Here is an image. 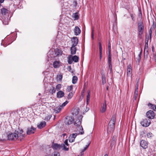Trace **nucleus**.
<instances>
[{
  "instance_id": "8fccbe9b",
  "label": "nucleus",
  "mask_w": 156,
  "mask_h": 156,
  "mask_svg": "<svg viewBox=\"0 0 156 156\" xmlns=\"http://www.w3.org/2000/svg\"><path fill=\"white\" fill-rule=\"evenodd\" d=\"M130 16H131V18L132 20L133 21H135V16H134V15H133V14H132V13L130 14Z\"/></svg>"
},
{
  "instance_id": "c85d7f7f",
  "label": "nucleus",
  "mask_w": 156,
  "mask_h": 156,
  "mask_svg": "<svg viewBox=\"0 0 156 156\" xmlns=\"http://www.w3.org/2000/svg\"><path fill=\"white\" fill-rule=\"evenodd\" d=\"M60 108L59 106L55 108L54 109L55 112L56 113H58L60 112L62 110Z\"/></svg>"
},
{
  "instance_id": "c03bdc74",
  "label": "nucleus",
  "mask_w": 156,
  "mask_h": 156,
  "mask_svg": "<svg viewBox=\"0 0 156 156\" xmlns=\"http://www.w3.org/2000/svg\"><path fill=\"white\" fill-rule=\"evenodd\" d=\"M61 87L62 86L61 84H58L56 86V89L57 90H59L61 89Z\"/></svg>"
},
{
  "instance_id": "72a5a7b5",
  "label": "nucleus",
  "mask_w": 156,
  "mask_h": 156,
  "mask_svg": "<svg viewBox=\"0 0 156 156\" xmlns=\"http://www.w3.org/2000/svg\"><path fill=\"white\" fill-rule=\"evenodd\" d=\"M90 91H87V105L89 104L90 102Z\"/></svg>"
},
{
  "instance_id": "bb28decb",
  "label": "nucleus",
  "mask_w": 156,
  "mask_h": 156,
  "mask_svg": "<svg viewBox=\"0 0 156 156\" xmlns=\"http://www.w3.org/2000/svg\"><path fill=\"white\" fill-rule=\"evenodd\" d=\"M101 77V81L102 84L104 85L106 83V77L105 73H102Z\"/></svg>"
},
{
  "instance_id": "680f3d73",
  "label": "nucleus",
  "mask_w": 156,
  "mask_h": 156,
  "mask_svg": "<svg viewBox=\"0 0 156 156\" xmlns=\"http://www.w3.org/2000/svg\"><path fill=\"white\" fill-rule=\"evenodd\" d=\"M138 82H137L136 84L135 88H137V89H138Z\"/></svg>"
},
{
  "instance_id": "79ce46f5",
  "label": "nucleus",
  "mask_w": 156,
  "mask_h": 156,
  "mask_svg": "<svg viewBox=\"0 0 156 156\" xmlns=\"http://www.w3.org/2000/svg\"><path fill=\"white\" fill-rule=\"evenodd\" d=\"M73 86L72 85L68 87L66 90L67 91L69 92L70 91L72 90H73Z\"/></svg>"
},
{
  "instance_id": "9b49d317",
  "label": "nucleus",
  "mask_w": 156,
  "mask_h": 156,
  "mask_svg": "<svg viewBox=\"0 0 156 156\" xmlns=\"http://www.w3.org/2000/svg\"><path fill=\"white\" fill-rule=\"evenodd\" d=\"M140 146L144 149H146L148 147V143L144 140H142L140 142Z\"/></svg>"
},
{
  "instance_id": "9d476101",
  "label": "nucleus",
  "mask_w": 156,
  "mask_h": 156,
  "mask_svg": "<svg viewBox=\"0 0 156 156\" xmlns=\"http://www.w3.org/2000/svg\"><path fill=\"white\" fill-rule=\"evenodd\" d=\"M107 109V104L105 101L104 103H103L101 105V108L100 109V112L101 113L105 112Z\"/></svg>"
},
{
  "instance_id": "bf43d9fd",
  "label": "nucleus",
  "mask_w": 156,
  "mask_h": 156,
  "mask_svg": "<svg viewBox=\"0 0 156 156\" xmlns=\"http://www.w3.org/2000/svg\"><path fill=\"white\" fill-rule=\"evenodd\" d=\"M67 69L69 71H71V66H69L67 68Z\"/></svg>"
},
{
  "instance_id": "f03ea898",
  "label": "nucleus",
  "mask_w": 156,
  "mask_h": 156,
  "mask_svg": "<svg viewBox=\"0 0 156 156\" xmlns=\"http://www.w3.org/2000/svg\"><path fill=\"white\" fill-rule=\"evenodd\" d=\"M116 116L113 115L110 121L108 127L107 131L112 132L113 131L115 126Z\"/></svg>"
},
{
  "instance_id": "a878e982",
  "label": "nucleus",
  "mask_w": 156,
  "mask_h": 156,
  "mask_svg": "<svg viewBox=\"0 0 156 156\" xmlns=\"http://www.w3.org/2000/svg\"><path fill=\"white\" fill-rule=\"evenodd\" d=\"M148 106L151 109L156 111V105H153L151 103H149L148 104Z\"/></svg>"
},
{
  "instance_id": "f704fd0d",
  "label": "nucleus",
  "mask_w": 156,
  "mask_h": 156,
  "mask_svg": "<svg viewBox=\"0 0 156 156\" xmlns=\"http://www.w3.org/2000/svg\"><path fill=\"white\" fill-rule=\"evenodd\" d=\"M78 78L76 76H74L72 78V83L73 84H75L77 81Z\"/></svg>"
},
{
  "instance_id": "c756f323",
  "label": "nucleus",
  "mask_w": 156,
  "mask_h": 156,
  "mask_svg": "<svg viewBox=\"0 0 156 156\" xmlns=\"http://www.w3.org/2000/svg\"><path fill=\"white\" fill-rule=\"evenodd\" d=\"M108 57H111V44L110 42H109L108 43Z\"/></svg>"
},
{
  "instance_id": "864d4df0",
  "label": "nucleus",
  "mask_w": 156,
  "mask_h": 156,
  "mask_svg": "<svg viewBox=\"0 0 156 156\" xmlns=\"http://www.w3.org/2000/svg\"><path fill=\"white\" fill-rule=\"evenodd\" d=\"M64 144L65 145H66L67 146H68L69 144L68 143V139H66L65 141L64 142V144Z\"/></svg>"
},
{
  "instance_id": "e433bc0d",
  "label": "nucleus",
  "mask_w": 156,
  "mask_h": 156,
  "mask_svg": "<svg viewBox=\"0 0 156 156\" xmlns=\"http://www.w3.org/2000/svg\"><path fill=\"white\" fill-rule=\"evenodd\" d=\"M147 137L148 138H150L151 139L153 137V136H154V135L152 133L150 132L147 133Z\"/></svg>"
},
{
  "instance_id": "338daca9",
  "label": "nucleus",
  "mask_w": 156,
  "mask_h": 156,
  "mask_svg": "<svg viewBox=\"0 0 156 156\" xmlns=\"http://www.w3.org/2000/svg\"><path fill=\"white\" fill-rule=\"evenodd\" d=\"M86 148H85V147L84 148V149H83V151H85L86 150Z\"/></svg>"
},
{
  "instance_id": "cd10ccee",
  "label": "nucleus",
  "mask_w": 156,
  "mask_h": 156,
  "mask_svg": "<svg viewBox=\"0 0 156 156\" xmlns=\"http://www.w3.org/2000/svg\"><path fill=\"white\" fill-rule=\"evenodd\" d=\"M1 13L3 15H6L8 13L9 11L7 9L3 8L1 10Z\"/></svg>"
},
{
  "instance_id": "58836bf2",
  "label": "nucleus",
  "mask_w": 156,
  "mask_h": 156,
  "mask_svg": "<svg viewBox=\"0 0 156 156\" xmlns=\"http://www.w3.org/2000/svg\"><path fill=\"white\" fill-rule=\"evenodd\" d=\"M138 16L140 18H142V14L141 8L140 7L139 8V14Z\"/></svg>"
},
{
  "instance_id": "69168bd1",
  "label": "nucleus",
  "mask_w": 156,
  "mask_h": 156,
  "mask_svg": "<svg viewBox=\"0 0 156 156\" xmlns=\"http://www.w3.org/2000/svg\"><path fill=\"white\" fill-rule=\"evenodd\" d=\"M4 1V0H0V3H2Z\"/></svg>"
},
{
  "instance_id": "4c0bfd02",
  "label": "nucleus",
  "mask_w": 156,
  "mask_h": 156,
  "mask_svg": "<svg viewBox=\"0 0 156 156\" xmlns=\"http://www.w3.org/2000/svg\"><path fill=\"white\" fill-rule=\"evenodd\" d=\"M79 128H80V129L79 130V134L81 135L83 134L84 133V132L82 126H81L80 127H79Z\"/></svg>"
},
{
  "instance_id": "1a4fd4ad",
  "label": "nucleus",
  "mask_w": 156,
  "mask_h": 156,
  "mask_svg": "<svg viewBox=\"0 0 156 156\" xmlns=\"http://www.w3.org/2000/svg\"><path fill=\"white\" fill-rule=\"evenodd\" d=\"M118 136L117 135H114L112 138L110 144V147L112 148L114 146H115L116 144V141L117 139Z\"/></svg>"
},
{
  "instance_id": "c9c22d12",
  "label": "nucleus",
  "mask_w": 156,
  "mask_h": 156,
  "mask_svg": "<svg viewBox=\"0 0 156 156\" xmlns=\"http://www.w3.org/2000/svg\"><path fill=\"white\" fill-rule=\"evenodd\" d=\"M68 101H66L65 102H64L62 105H60L59 106L61 109L63 108L68 103Z\"/></svg>"
},
{
  "instance_id": "5701e85b",
  "label": "nucleus",
  "mask_w": 156,
  "mask_h": 156,
  "mask_svg": "<svg viewBox=\"0 0 156 156\" xmlns=\"http://www.w3.org/2000/svg\"><path fill=\"white\" fill-rule=\"evenodd\" d=\"M53 65L55 68H58L60 66V63L59 61H56L53 62Z\"/></svg>"
},
{
  "instance_id": "412c9836",
  "label": "nucleus",
  "mask_w": 156,
  "mask_h": 156,
  "mask_svg": "<svg viewBox=\"0 0 156 156\" xmlns=\"http://www.w3.org/2000/svg\"><path fill=\"white\" fill-rule=\"evenodd\" d=\"M71 53L72 55H74L76 54V46H72L70 48Z\"/></svg>"
},
{
  "instance_id": "473e14b6",
  "label": "nucleus",
  "mask_w": 156,
  "mask_h": 156,
  "mask_svg": "<svg viewBox=\"0 0 156 156\" xmlns=\"http://www.w3.org/2000/svg\"><path fill=\"white\" fill-rule=\"evenodd\" d=\"M62 52L61 50L59 49H57L55 52V54L56 56L61 55H62Z\"/></svg>"
},
{
  "instance_id": "f8f14e48",
  "label": "nucleus",
  "mask_w": 156,
  "mask_h": 156,
  "mask_svg": "<svg viewBox=\"0 0 156 156\" xmlns=\"http://www.w3.org/2000/svg\"><path fill=\"white\" fill-rule=\"evenodd\" d=\"M62 146L57 143H53L51 145V147L54 150H58L60 149Z\"/></svg>"
},
{
  "instance_id": "39448f33",
  "label": "nucleus",
  "mask_w": 156,
  "mask_h": 156,
  "mask_svg": "<svg viewBox=\"0 0 156 156\" xmlns=\"http://www.w3.org/2000/svg\"><path fill=\"white\" fill-rule=\"evenodd\" d=\"M156 27V22H155L153 20V24L150 28L149 30L148 31V34L149 36V39L150 41L151 40L152 37V29L154 30Z\"/></svg>"
},
{
  "instance_id": "6e6d98bb",
  "label": "nucleus",
  "mask_w": 156,
  "mask_h": 156,
  "mask_svg": "<svg viewBox=\"0 0 156 156\" xmlns=\"http://www.w3.org/2000/svg\"><path fill=\"white\" fill-rule=\"evenodd\" d=\"M138 89H137V88H135L134 94H138Z\"/></svg>"
},
{
  "instance_id": "423d86ee",
  "label": "nucleus",
  "mask_w": 156,
  "mask_h": 156,
  "mask_svg": "<svg viewBox=\"0 0 156 156\" xmlns=\"http://www.w3.org/2000/svg\"><path fill=\"white\" fill-rule=\"evenodd\" d=\"M74 121V118L72 117L67 116L66 117L65 123L67 125H69L72 124Z\"/></svg>"
},
{
  "instance_id": "3c124183",
  "label": "nucleus",
  "mask_w": 156,
  "mask_h": 156,
  "mask_svg": "<svg viewBox=\"0 0 156 156\" xmlns=\"http://www.w3.org/2000/svg\"><path fill=\"white\" fill-rule=\"evenodd\" d=\"M91 38L92 40H94V30L93 29L91 32Z\"/></svg>"
},
{
  "instance_id": "20e7f679",
  "label": "nucleus",
  "mask_w": 156,
  "mask_h": 156,
  "mask_svg": "<svg viewBox=\"0 0 156 156\" xmlns=\"http://www.w3.org/2000/svg\"><path fill=\"white\" fill-rule=\"evenodd\" d=\"M151 122L150 120L145 119H143L140 122L141 125L144 127H148L151 124Z\"/></svg>"
},
{
  "instance_id": "ea45409f",
  "label": "nucleus",
  "mask_w": 156,
  "mask_h": 156,
  "mask_svg": "<svg viewBox=\"0 0 156 156\" xmlns=\"http://www.w3.org/2000/svg\"><path fill=\"white\" fill-rule=\"evenodd\" d=\"M3 23L5 25H6L8 24V23L9 22V20L8 18L5 19H3V20L2 21Z\"/></svg>"
},
{
  "instance_id": "393cba45",
  "label": "nucleus",
  "mask_w": 156,
  "mask_h": 156,
  "mask_svg": "<svg viewBox=\"0 0 156 156\" xmlns=\"http://www.w3.org/2000/svg\"><path fill=\"white\" fill-rule=\"evenodd\" d=\"M137 29H144V25L143 21L138 23Z\"/></svg>"
},
{
  "instance_id": "4d7b16f0",
  "label": "nucleus",
  "mask_w": 156,
  "mask_h": 156,
  "mask_svg": "<svg viewBox=\"0 0 156 156\" xmlns=\"http://www.w3.org/2000/svg\"><path fill=\"white\" fill-rule=\"evenodd\" d=\"M142 49H141L139 54L138 55L140 59V58L141 57V55H142Z\"/></svg>"
},
{
  "instance_id": "7ed1b4c3",
  "label": "nucleus",
  "mask_w": 156,
  "mask_h": 156,
  "mask_svg": "<svg viewBox=\"0 0 156 156\" xmlns=\"http://www.w3.org/2000/svg\"><path fill=\"white\" fill-rule=\"evenodd\" d=\"M83 117V116L81 115L77 116V119L74 122V125L79 127L81 126V124Z\"/></svg>"
},
{
  "instance_id": "603ef678",
  "label": "nucleus",
  "mask_w": 156,
  "mask_h": 156,
  "mask_svg": "<svg viewBox=\"0 0 156 156\" xmlns=\"http://www.w3.org/2000/svg\"><path fill=\"white\" fill-rule=\"evenodd\" d=\"M13 41H12L10 43H9L8 42H7L6 43V44H3V45L4 47H6L7 45H9L10 43H12Z\"/></svg>"
},
{
  "instance_id": "7c9ffc66",
  "label": "nucleus",
  "mask_w": 156,
  "mask_h": 156,
  "mask_svg": "<svg viewBox=\"0 0 156 156\" xmlns=\"http://www.w3.org/2000/svg\"><path fill=\"white\" fill-rule=\"evenodd\" d=\"M79 57L76 55L73 56L72 58V59L75 62H77L79 61Z\"/></svg>"
},
{
  "instance_id": "dca6fc26",
  "label": "nucleus",
  "mask_w": 156,
  "mask_h": 156,
  "mask_svg": "<svg viewBox=\"0 0 156 156\" xmlns=\"http://www.w3.org/2000/svg\"><path fill=\"white\" fill-rule=\"evenodd\" d=\"M74 31L75 35L77 36L79 35L81 33V30L78 26L75 27Z\"/></svg>"
},
{
  "instance_id": "a18cd8bd",
  "label": "nucleus",
  "mask_w": 156,
  "mask_h": 156,
  "mask_svg": "<svg viewBox=\"0 0 156 156\" xmlns=\"http://www.w3.org/2000/svg\"><path fill=\"white\" fill-rule=\"evenodd\" d=\"M73 61L72 60V59L71 57H69V58H68V62L69 64H71L72 63Z\"/></svg>"
},
{
  "instance_id": "ddd939ff",
  "label": "nucleus",
  "mask_w": 156,
  "mask_h": 156,
  "mask_svg": "<svg viewBox=\"0 0 156 156\" xmlns=\"http://www.w3.org/2000/svg\"><path fill=\"white\" fill-rule=\"evenodd\" d=\"M132 73V67L130 65L127 66L126 69V74L127 76H130Z\"/></svg>"
},
{
  "instance_id": "2f4dec72",
  "label": "nucleus",
  "mask_w": 156,
  "mask_h": 156,
  "mask_svg": "<svg viewBox=\"0 0 156 156\" xmlns=\"http://www.w3.org/2000/svg\"><path fill=\"white\" fill-rule=\"evenodd\" d=\"M73 17L74 18L75 20H77L79 18L78 12H75L73 14Z\"/></svg>"
},
{
  "instance_id": "0eeeda50",
  "label": "nucleus",
  "mask_w": 156,
  "mask_h": 156,
  "mask_svg": "<svg viewBox=\"0 0 156 156\" xmlns=\"http://www.w3.org/2000/svg\"><path fill=\"white\" fill-rule=\"evenodd\" d=\"M146 115L147 117L150 119H154L155 115L154 112L151 110H149L147 112Z\"/></svg>"
},
{
  "instance_id": "f257e3e1",
  "label": "nucleus",
  "mask_w": 156,
  "mask_h": 156,
  "mask_svg": "<svg viewBox=\"0 0 156 156\" xmlns=\"http://www.w3.org/2000/svg\"><path fill=\"white\" fill-rule=\"evenodd\" d=\"M23 131L22 129L19 130V131L15 130L14 133H11L8 134V138L9 140H15L19 138L21 140L24 137L23 135L22 134V133H23Z\"/></svg>"
},
{
  "instance_id": "49530a36",
  "label": "nucleus",
  "mask_w": 156,
  "mask_h": 156,
  "mask_svg": "<svg viewBox=\"0 0 156 156\" xmlns=\"http://www.w3.org/2000/svg\"><path fill=\"white\" fill-rule=\"evenodd\" d=\"M51 115H47V116L45 117V118L44 119L45 120H48L51 119Z\"/></svg>"
},
{
  "instance_id": "774afa93",
  "label": "nucleus",
  "mask_w": 156,
  "mask_h": 156,
  "mask_svg": "<svg viewBox=\"0 0 156 156\" xmlns=\"http://www.w3.org/2000/svg\"><path fill=\"white\" fill-rule=\"evenodd\" d=\"M78 110H79V109L76 110L77 111V112H77V114H78V112H79V111H78Z\"/></svg>"
},
{
  "instance_id": "e2e57ef3",
  "label": "nucleus",
  "mask_w": 156,
  "mask_h": 156,
  "mask_svg": "<svg viewBox=\"0 0 156 156\" xmlns=\"http://www.w3.org/2000/svg\"><path fill=\"white\" fill-rule=\"evenodd\" d=\"M90 144V142L89 143V144L88 145H86L85 146V148H86V149H87V148H88V147H89Z\"/></svg>"
},
{
  "instance_id": "37998d69",
  "label": "nucleus",
  "mask_w": 156,
  "mask_h": 156,
  "mask_svg": "<svg viewBox=\"0 0 156 156\" xmlns=\"http://www.w3.org/2000/svg\"><path fill=\"white\" fill-rule=\"evenodd\" d=\"M50 92L52 94L55 93L56 92V90L55 88L53 87L52 89H50Z\"/></svg>"
},
{
  "instance_id": "b1692460",
  "label": "nucleus",
  "mask_w": 156,
  "mask_h": 156,
  "mask_svg": "<svg viewBox=\"0 0 156 156\" xmlns=\"http://www.w3.org/2000/svg\"><path fill=\"white\" fill-rule=\"evenodd\" d=\"M148 50L149 48L148 44H145L144 50V54H146V55H148Z\"/></svg>"
},
{
  "instance_id": "13d9d810",
  "label": "nucleus",
  "mask_w": 156,
  "mask_h": 156,
  "mask_svg": "<svg viewBox=\"0 0 156 156\" xmlns=\"http://www.w3.org/2000/svg\"><path fill=\"white\" fill-rule=\"evenodd\" d=\"M148 40H149L148 37L147 38L146 37L145 44H148Z\"/></svg>"
},
{
  "instance_id": "4be33fe9",
  "label": "nucleus",
  "mask_w": 156,
  "mask_h": 156,
  "mask_svg": "<svg viewBox=\"0 0 156 156\" xmlns=\"http://www.w3.org/2000/svg\"><path fill=\"white\" fill-rule=\"evenodd\" d=\"M46 125V122L45 121H42L40 123V124L37 125L38 128L39 129H41L44 127Z\"/></svg>"
},
{
  "instance_id": "a19ab883",
  "label": "nucleus",
  "mask_w": 156,
  "mask_h": 156,
  "mask_svg": "<svg viewBox=\"0 0 156 156\" xmlns=\"http://www.w3.org/2000/svg\"><path fill=\"white\" fill-rule=\"evenodd\" d=\"M73 95V93L72 92H70L68 95L67 98L68 99H71L72 98Z\"/></svg>"
},
{
  "instance_id": "4468645a",
  "label": "nucleus",
  "mask_w": 156,
  "mask_h": 156,
  "mask_svg": "<svg viewBox=\"0 0 156 156\" xmlns=\"http://www.w3.org/2000/svg\"><path fill=\"white\" fill-rule=\"evenodd\" d=\"M72 43V46H76L77 45L78 42V39L76 37H73L71 39Z\"/></svg>"
},
{
  "instance_id": "2eb2a0df",
  "label": "nucleus",
  "mask_w": 156,
  "mask_h": 156,
  "mask_svg": "<svg viewBox=\"0 0 156 156\" xmlns=\"http://www.w3.org/2000/svg\"><path fill=\"white\" fill-rule=\"evenodd\" d=\"M77 135V133H73L70 135L69 137V141L70 142H73Z\"/></svg>"
},
{
  "instance_id": "5fc2aeb1",
  "label": "nucleus",
  "mask_w": 156,
  "mask_h": 156,
  "mask_svg": "<svg viewBox=\"0 0 156 156\" xmlns=\"http://www.w3.org/2000/svg\"><path fill=\"white\" fill-rule=\"evenodd\" d=\"M54 156H60V155L58 152H55L54 153Z\"/></svg>"
},
{
  "instance_id": "09e8293b",
  "label": "nucleus",
  "mask_w": 156,
  "mask_h": 156,
  "mask_svg": "<svg viewBox=\"0 0 156 156\" xmlns=\"http://www.w3.org/2000/svg\"><path fill=\"white\" fill-rule=\"evenodd\" d=\"M57 78L58 80L61 81L62 79V76L61 75H57Z\"/></svg>"
},
{
  "instance_id": "6e6552de",
  "label": "nucleus",
  "mask_w": 156,
  "mask_h": 156,
  "mask_svg": "<svg viewBox=\"0 0 156 156\" xmlns=\"http://www.w3.org/2000/svg\"><path fill=\"white\" fill-rule=\"evenodd\" d=\"M36 130V128L33 126H31V127H29L27 129L26 132L27 134L28 135L34 134Z\"/></svg>"
},
{
  "instance_id": "6ab92c4d",
  "label": "nucleus",
  "mask_w": 156,
  "mask_h": 156,
  "mask_svg": "<svg viewBox=\"0 0 156 156\" xmlns=\"http://www.w3.org/2000/svg\"><path fill=\"white\" fill-rule=\"evenodd\" d=\"M99 59L100 61H101L102 58V48L101 44L100 42H99Z\"/></svg>"
},
{
  "instance_id": "aec40b11",
  "label": "nucleus",
  "mask_w": 156,
  "mask_h": 156,
  "mask_svg": "<svg viewBox=\"0 0 156 156\" xmlns=\"http://www.w3.org/2000/svg\"><path fill=\"white\" fill-rule=\"evenodd\" d=\"M108 63L109 64V67L110 70V73H111L112 72V58L111 57H108Z\"/></svg>"
},
{
  "instance_id": "052dcab7",
  "label": "nucleus",
  "mask_w": 156,
  "mask_h": 156,
  "mask_svg": "<svg viewBox=\"0 0 156 156\" xmlns=\"http://www.w3.org/2000/svg\"><path fill=\"white\" fill-rule=\"evenodd\" d=\"M138 94H134V100H136L137 98Z\"/></svg>"
},
{
  "instance_id": "de8ad7c7",
  "label": "nucleus",
  "mask_w": 156,
  "mask_h": 156,
  "mask_svg": "<svg viewBox=\"0 0 156 156\" xmlns=\"http://www.w3.org/2000/svg\"><path fill=\"white\" fill-rule=\"evenodd\" d=\"M62 147H63V149L65 151H68L69 150V147H67L66 146H65L64 144H63V146L62 145Z\"/></svg>"
},
{
  "instance_id": "0e129e2a",
  "label": "nucleus",
  "mask_w": 156,
  "mask_h": 156,
  "mask_svg": "<svg viewBox=\"0 0 156 156\" xmlns=\"http://www.w3.org/2000/svg\"><path fill=\"white\" fill-rule=\"evenodd\" d=\"M152 51L153 52H154V47L153 46L152 47Z\"/></svg>"
},
{
  "instance_id": "a211bd4d",
  "label": "nucleus",
  "mask_w": 156,
  "mask_h": 156,
  "mask_svg": "<svg viewBox=\"0 0 156 156\" xmlns=\"http://www.w3.org/2000/svg\"><path fill=\"white\" fill-rule=\"evenodd\" d=\"M64 93L63 91L59 90L57 92L56 96L57 98H61L64 96Z\"/></svg>"
},
{
  "instance_id": "f3484780",
  "label": "nucleus",
  "mask_w": 156,
  "mask_h": 156,
  "mask_svg": "<svg viewBox=\"0 0 156 156\" xmlns=\"http://www.w3.org/2000/svg\"><path fill=\"white\" fill-rule=\"evenodd\" d=\"M144 29H137V37L140 39L142 38V35L144 33Z\"/></svg>"
}]
</instances>
